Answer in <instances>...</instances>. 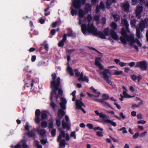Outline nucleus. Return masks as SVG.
Returning <instances> with one entry per match:
<instances>
[{"label": "nucleus", "mask_w": 148, "mask_h": 148, "mask_svg": "<svg viewBox=\"0 0 148 148\" xmlns=\"http://www.w3.org/2000/svg\"><path fill=\"white\" fill-rule=\"evenodd\" d=\"M90 89L92 90L93 92L94 93H95V94L97 95L95 96V97H99V95L101 94L99 92H97L96 90L93 87H90Z\"/></svg>", "instance_id": "obj_27"}, {"label": "nucleus", "mask_w": 148, "mask_h": 148, "mask_svg": "<svg viewBox=\"0 0 148 148\" xmlns=\"http://www.w3.org/2000/svg\"><path fill=\"white\" fill-rule=\"evenodd\" d=\"M136 20L134 19L132 20L130 22V25L132 27H135L136 29V36L137 37L140 38L141 37V33L140 31L143 32L146 27L147 22L146 20L141 21L139 24L136 26Z\"/></svg>", "instance_id": "obj_1"}, {"label": "nucleus", "mask_w": 148, "mask_h": 148, "mask_svg": "<svg viewBox=\"0 0 148 148\" xmlns=\"http://www.w3.org/2000/svg\"><path fill=\"white\" fill-rule=\"evenodd\" d=\"M75 51L76 50L75 49H68L67 50V52L69 55H71L72 52Z\"/></svg>", "instance_id": "obj_57"}, {"label": "nucleus", "mask_w": 148, "mask_h": 148, "mask_svg": "<svg viewBox=\"0 0 148 148\" xmlns=\"http://www.w3.org/2000/svg\"><path fill=\"white\" fill-rule=\"evenodd\" d=\"M110 70L107 69H104L103 71L101 73V74L103 75L104 80L108 83H110V82L109 77L108 75H110Z\"/></svg>", "instance_id": "obj_8"}, {"label": "nucleus", "mask_w": 148, "mask_h": 148, "mask_svg": "<svg viewBox=\"0 0 148 148\" xmlns=\"http://www.w3.org/2000/svg\"><path fill=\"white\" fill-rule=\"evenodd\" d=\"M94 112L97 116H99V117L102 118L101 120L103 122L105 123H110L114 127L116 126V124L115 122L108 119L109 117L106 114H103L102 113H99L98 110H95Z\"/></svg>", "instance_id": "obj_5"}, {"label": "nucleus", "mask_w": 148, "mask_h": 148, "mask_svg": "<svg viewBox=\"0 0 148 148\" xmlns=\"http://www.w3.org/2000/svg\"><path fill=\"white\" fill-rule=\"evenodd\" d=\"M131 78L134 81H135L137 79L138 82H140V80L142 79L140 75H139L138 76H137L134 74L131 76Z\"/></svg>", "instance_id": "obj_20"}, {"label": "nucleus", "mask_w": 148, "mask_h": 148, "mask_svg": "<svg viewBox=\"0 0 148 148\" xmlns=\"http://www.w3.org/2000/svg\"><path fill=\"white\" fill-rule=\"evenodd\" d=\"M74 71L75 72V76L77 77H79L78 79L79 81L88 82L89 79L88 77L86 76H84L82 72L80 73L77 69L74 70Z\"/></svg>", "instance_id": "obj_6"}, {"label": "nucleus", "mask_w": 148, "mask_h": 148, "mask_svg": "<svg viewBox=\"0 0 148 148\" xmlns=\"http://www.w3.org/2000/svg\"><path fill=\"white\" fill-rule=\"evenodd\" d=\"M56 33V30L54 29H51L50 31V34H51V36H49V37L50 38H51Z\"/></svg>", "instance_id": "obj_44"}, {"label": "nucleus", "mask_w": 148, "mask_h": 148, "mask_svg": "<svg viewBox=\"0 0 148 148\" xmlns=\"http://www.w3.org/2000/svg\"><path fill=\"white\" fill-rule=\"evenodd\" d=\"M56 130L55 129H53L52 130L51 132V134L53 137H54L56 134Z\"/></svg>", "instance_id": "obj_50"}, {"label": "nucleus", "mask_w": 148, "mask_h": 148, "mask_svg": "<svg viewBox=\"0 0 148 148\" xmlns=\"http://www.w3.org/2000/svg\"><path fill=\"white\" fill-rule=\"evenodd\" d=\"M62 123L63 129H65V128H66L67 130H69L70 126L67 122H65L64 120H63L62 121Z\"/></svg>", "instance_id": "obj_21"}, {"label": "nucleus", "mask_w": 148, "mask_h": 148, "mask_svg": "<svg viewBox=\"0 0 148 148\" xmlns=\"http://www.w3.org/2000/svg\"><path fill=\"white\" fill-rule=\"evenodd\" d=\"M146 0H138V2L141 5L144 4Z\"/></svg>", "instance_id": "obj_61"}, {"label": "nucleus", "mask_w": 148, "mask_h": 148, "mask_svg": "<svg viewBox=\"0 0 148 148\" xmlns=\"http://www.w3.org/2000/svg\"><path fill=\"white\" fill-rule=\"evenodd\" d=\"M71 14L72 16H73L75 14V10L71 7Z\"/></svg>", "instance_id": "obj_62"}, {"label": "nucleus", "mask_w": 148, "mask_h": 148, "mask_svg": "<svg viewBox=\"0 0 148 148\" xmlns=\"http://www.w3.org/2000/svg\"><path fill=\"white\" fill-rule=\"evenodd\" d=\"M72 5L75 8L79 9L81 6V0H74L73 2Z\"/></svg>", "instance_id": "obj_13"}, {"label": "nucleus", "mask_w": 148, "mask_h": 148, "mask_svg": "<svg viewBox=\"0 0 148 148\" xmlns=\"http://www.w3.org/2000/svg\"><path fill=\"white\" fill-rule=\"evenodd\" d=\"M101 59V58L100 57H97L95 58V64L96 66H97L100 64H101L100 62Z\"/></svg>", "instance_id": "obj_29"}, {"label": "nucleus", "mask_w": 148, "mask_h": 148, "mask_svg": "<svg viewBox=\"0 0 148 148\" xmlns=\"http://www.w3.org/2000/svg\"><path fill=\"white\" fill-rule=\"evenodd\" d=\"M123 24L125 26V28L127 32L129 31V24L128 22L127 21L125 18H124L121 21Z\"/></svg>", "instance_id": "obj_19"}, {"label": "nucleus", "mask_w": 148, "mask_h": 148, "mask_svg": "<svg viewBox=\"0 0 148 148\" xmlns=\"http://www.w3.org/2000/svg\"><path fill=\"white\" fill-rule=\"evenodd\" d=\"M138 1V0H132V4L135 5L137 3Z\"/></svg>", "instance_id": "obj_60"}, {"label": "nucleus", "mask_w": 148, "mask_h": 148, "mask_svg": "<svg viewBox=\"0 0 148 148\" xmlns=\"http://www.w3.org/2000/svg\"><path fill=\"white\" fill-rule=\"evenodd\" d=\"M118 130L119 131H123L122 133L123 134L126 133H127V131L126 129V128L125 127H123Z\"/></svg>", "instance_id": "obj_48"}, {"label": "nucleus", "mask_w": 148, "mask_h": 148, "mask_svg": "<svg viewBox=\"0 0 148 148\" xmlns=\"http://www.w3.org/2000/svg\"><path fill=\"white\" fill-rule=\"evenodd\" d=\"M67 35L66 34H64L63 36V39L60 40L58 43V46L60 47H63L64 45V42L67 38Z\"/></svg>", "instance_id": "obj_15"}, {"label": "nucleus", "mask_w": 148, "mask_h": 148, "mask_svg": "<svg viewBox=\"0 0 148 148\" xmlns=\"http://www.w3.org/2000/svg\"><path fill=\"white\" fill-rule=\"evenodd\" d=\"M61 101L59 103V105L61 108L58 112V115L59 118L62 119L66 114L64 110L66 108V105L67 103V101L63 97H61L60 99Z\"/></svg>", "instance_id": "obj_4"}, {"label": "nucleus", "mask_w": 148, "mask_h": 148, "mask_svg": "<svg viewBox=\"0 0 148 148\" xmlns=\"http://www.w3.org/2000/svg\"><path fill=\"white\" fill-rule=\"evenodd\" d=\"M109 29L108 27L105 28L103 31V32L104 33V34L106 36H109Z\"/></svg>", "instance_id": "obj_37"}, {"label": "nucleus", "mask_w": 148, "mask_h": 148, "mask_svg": "<svg viewBox=\"0 0 148 148\" xmlns=\"http://www.w3.org/2000/svg\"><path fill=\"white\" fill-rule=\"evenodd\" d=\"M110 35L113 39L114 40H118V36L114 30L111 29L110 30Z\"/></svg>", "instance_id": "obj_16"}, {"label": "nucleus", "mask_w": 148, "mask_h": 148, "mask_svg": "<svg viewBox=\"0 0 148 148\" xmlns=\"http://www.w3.org/2000/svg\"><path fill=\"white\" fill-rule=\"evenodd\" d=\"M40 114V110L37 109L36 110L35 112V121L36 123H39L40 122V119L39 116Z\"/></svg>", "instance_id": "obj_14"}, {"label": "nucleus", "mask_w": 148, "mask_h": 148, "mask_svg": "<svg viewBox=\"0 0 148 148\" xmlns=\"http://www.w3.org/2000/svg\"><path fill=\"white\" fill-rule=\"evenodd\" d=\"M57 106V105L53 101V100L50 102V106L54 110L56 109Z\"/></svg>", "instance_id": "obj_31"}, {"label": "nucleus", "mask_w": 148, "mask_h": 148, "mask_svg": "<svg viewBox=\"0 0 148 148\" xmlns=\"http://www.w3.org/2000/svg\"><path fill=\"white\" fill-rule=\"evenodd\" d=\"M96 100L100 103L103 106L106 108H111L110 105L108 103L103 100V99H96Z\"/></svg>", "instance_id": "obj_18"}, {"label": "nucleus", "mask_w": 148, "mask_h": 148, "mask_svg": "<svg viewBox=\"0 0 148 148\" xmlns=\"http://www.w3.org/2000/svg\"><path fill=\"white\" fill-rule=\"evenodd\" d=\"M59 142H60L59 143V146L60 147H65L66 145V141L65 139H61V140H59Z\"/></svg>", "instance_id": "obj_28"}, {"label": "nucleus", "mask_w": 148, "mask_h": 148, "mask_svg": "<svg viewBox=\"0 0 148 148\" xmlns=\"http://www.w3.org/2000/svg\"><path fill=\"white\" fill-rule=\"evenodd\" d=\"M94 19L98 23H100V16L99 15L95 14L94 17Z\"/></svg>", "instance_id": "obj_34"}, {"label": "nucleus", "mask_w": 148, "mask_h": 148, "mask_svg": "<svg viewBox=\"0 0 148 148\" xmlns=\"http://www.w3.org/2000/svg\"><path fill=\"white\" fill-rule=\"evenodd\" d=\"M60 23L59 21H56L53 22L52 24V27L53 28L56 27L57 25H60Z\"/></svg>", "instance_id": "obj_40"}, {"label": "nucleus", "mask_w": 148, "mask_h": 148, "mask_svg": "<svg viewBox=\"0 0 148 148\" xmlns=\"http://www.w3.org/2000/svg\"><path fill=\"white\" fill-rule=\"evenodd\" d=\"M27 134L29 137H33L35 136V133L32 130L29 131L27 133Z\"/></svg>", "instance_id": "obj_32"}, {"label": "nucleus", "mask_w": 148, "mask_h": 148, "mask_svg": "<svg viewBox=\"0 0 148 148\" xmlns=\"http://www.w3.org/2000/svg\"><path fill=\"white\" fill-rule=\"evenodd\" d=\"M47 125V123L46 121H44L41 123V126L42 128H46Z\"/></svg>", "instance_id": "obj_36"}, {"label": "nucleus", "mask_w": 148, "mask_h": 148, "mask_svg": "<svg viewBox=\"0 0 148 148\" xmlns=\"http://www.w3.org/2000/svg\"><path fill=\"white\" fill-rule=\"evenodd\" d=\"M52 90L51 93V96L50 97V100L51 101L53 100V95L54 94H56V91L57 90Z\"/></svg>", "instance_id": "obj_43"}, {"label": "nucleus", "mask_w": 148, "mask_h": 148, "mask_svg": "<svg viewBox=\"0 0 148 148\" xmlns=\"http://www.w3.org/2000/svg\"><path fill=\"white\" fill-rule=\"evenodd\" d=\"M96 135L99 137H102L103 136L102 132H96Z\"/></svg>", "instance_id": "obj_53"}, {"label": "nucleus", "mask_w": 148, "mask_h": 148, "mask_svg": "<svg viewBox=\"0 0 148 148\" xmlns=\"http://www.w3.org/2000/svg\"><path fill=\"white\" fill-rule=\"evenodd\" d=\"M47 116V114L45 112H43L41 115L42 120H43L46 118Z\"/></svg>", "instance_id": "obj_45"}, {"label": "nucleus", "mask_w": 148, "mask_h": 148, "mask_svg": "<svg viewBox=\"0 0 148 148\" xmlns=\"http://www.w3.org/2000/svg\"><path fill=\"white\" fill-rule=\"evenodd\" d=\"M93 129L95 131L98 130H99L101 131H103V129L102 128H101L99 127H95L93 128Z\"/></svg>", "instance_id": "obj_58"}, {"label": "nucleus", "mask_w": 148, "mask_h": 148, "mask_svg": "<svg viewBox=\"0 0 148 148\" xmlns=\"http://www.w3.org/2000/svg\"><path fill=\"white\" fill-rule=\"evenodd\" d=\"M143 103V102L142 100H140V102L138 104L136 105L135 104H133L132 105V108L134 109L135 107H138L139 106Z\"/></svg>", "instance_id": "obj_35"}, {"label": "nucleus", "mask_w": 148, "mask_h": 148, "mask_svg": "<svg viewBox=\"0 0 148 148\" xmlns=\"http://www.w3.org/2000/svg\"><path fill=\"white\" fill-rule=\"evenodd\" d=\"M92 9V7L88 4L87 6H86L85 8V11L86 14L88 13L89 11H91Z\"/></svg>", "instance_id": "obj_26"}, {"label": "nucleus", "mask_w": 148, "mask_h": 148, "mask_svg": "<svg viewBox=\"0 0 148 148\" xmlns=\"http://www.w3.org/2000/svg\"><path fill=\"white\" fill-rule=\"evenodd\" d=\"M99 7L100 9L103 10L105 9V6L103 3L101 1Z\"/></svg>", "instance_id": "obj_49"}, {"label": "nucleus", "mask_w": 148, "mask_h": 148, "mask_svg": "<svg viewBox=\"0 0 148 148\" xmlns=\"http://www.w3.org/2000/svg\"><path fill=\"white\" fill-rule=\"evenodd\" d=\"M102 97H103L101 99H103V100H104V101L108 100L109 99V96L108 95H106L105 94H103Z\"/></svg>", "instance_id": "obj_41"}, {"label": "nucleus", "mask_w": 148, "mask_h": 148, "mask_svg": "<svg viewBox=\"0 0 148 148\" xmlns=\"http://www.w3.org/2000/svg\"><path fill=\"white\" fill-rule=\"evenodd\" d=\"M135 67L140 68L141 71H144L147 69V66L146 61L143 60L137 62Z\"/></svg>", "instance_id": "obj_7"}, {"label": "nucleus", "mask_w": 148, "mask_h": 148, "mask_svg": "<svg viewBox=\"0 0 148 148\" xmlns=\"http://www.w3.org/2000/svg\"><path fill=\"white\" fill-rule=\"evenodd\" d=\"M111 27L112 28V29L115 30L117 29V25L114 22H112L111 24Z\"/></svg>", "instance_id": "obj_33"}, {"label": "nucleus", "mask_w": 148, "mask_h": 148, "mask_svg": "<svg viewBox=\"0 0 148 148\" xmlns=\"http://www.w3.org/2000/svg\"><path fill=\"white\" fill-rule=\"evenodd\" d=\"M70 136L71 137H74V139H75L76 138L75 132V131L72 132L71 133Z\"/></svg>", "instance_id": "obj_56"}, {"label": "nucleus", "mask_w": 148, "mask_h": 148, "mask_svg": "<svg viewBox=\"0 0 148 148\" xmlns=\"http://www.w3.org/2000/svg\"><path fill=\"white\" fill-rule=\"evenodd\" d=\"M87 19L88 21L90 22L92 20L91 15L90 14H88L87 16Z\"/></svg>", "instance_id": "obj_52"}, {"label": "nucleus", "mask_w": 148, "mask_h": 148, "mask_svg": "<svg viewBox=\"0 0 148 148\" xmlns=\"http://www.w3.org/2000/svg\"><path fill=\"white\" fill-rule=\"evenodd\" d=\"M37 132L38 134L43 136H45L46 133L45 130L43 129L38 131Z\"/></svg>", "instance_id": "obj_25"}, {"label": "nucleus", "mask_w": 148, "mask_h": 148, "mask_svg": "<svg viewBox=\"0 0 148 148\" xmlns=\"http://www.w3.org/2000/svg\"><path fill=\"white\" fill-rule=\"evenodd\" d=\"M121 34L123 37L122 36H120V40L123 43L126 45L127 43V40L129 42L130 46L133 45V44L135 42V41L133 36L132 35L128 36L124 28H122Z\"/></svg>", "instance_id": "obj_2"}, {"label": "nucleus", "mask_w": 148, "mask_h": 148, "mask_svg": "<svg viewBox=\"0 0 148 148\" xmlns=\"http://www.w3.org/2000/svg\"><path fill=\"white\" fill-rule=\"evenodd\" d=\"M112 2L111 0H108L106 3V7L109 9L110 8V6L112 5Z\"/></svg>", "instance_id": "obj_38"}, {"label": "nucleus", "mask_w": 148, "mask_h": 148, "mask_svg": "<svg viewBox=\"0 0 148 148\" xmlns=\"http://www.w3.org/2000/svg\"><path fill=\"white\" fill-rule=\"evenodd\" d=\"M81 100L82 98H81L79 100H77L76 101V106L78 109L81 110L84 113H85L86 111L82 107V106L84 107L85 106Z\"/></svg>", "instance_id": "obj_9"}, {"label": "nucleus", "mask_w": 148, "mask_h": 148, "mask_svg": "<svg viewBox=\"0 0 148 148\" xmlns=\"http://www.w3.org/2000/svg\"><path fill=\"white\" fill-rule=\"evenodd\" d=\"M40 142L43 145H45L47 143V141L46 140L42 139L40 140Z\"/></svg>", "instance_id": "obj_55"}, {"label": "nucleus", "mask_w": 148, "mask_h": 148, "mask_svg": "<svg viewBox=\"0 0 148 148\" xmlns=\"http://www.w3.org/2000/svg\"><path fill=\"white\" fill-rule=\"evenodd\" d=\"M123 72L122 71H116L113 74L114 75H120L122 74Z\"/></svg>", "instance_id": "obj_47"}, {"label": "nucleus", "mask_w": 148, "mask_h": 148, "mask_svg": "<svg viewBox=\"0 0 148 148\" xmlns=\"http://www.w3.org/2000/svg\"><path fill=\"white\" fill-rule=\"evenodd\" d=\"M106 18L105 17H102L101 20V23L103 26H104L106 23Z\"/></svg>", "instance_id": "obj_42"}, {"label": "nucleus", "mask_w": 148, "mask_h": 148, "mask_svg": "<svg viewBox=\"0 0 148 148\" xmlns=\"http://www.w3.org/2000/svg\"><path fill=\"white\" fill-rule=\"evenodd\" d=\"M81 27L82 32L84 34L88 32L92 33L94 35L97 30L93 24L88 23L87 26L85 23L82 24L81 25Z\"/></svg>", "instance_id": "obj_3"}, {"label": "nucleus", "mask_w": 148, "mask_h": 148, "mask_svg": "<svg viewBox=\"0 0 148 148\" xmlns=\"http://www.w3.org/2000/svg\"><path fill=\"white\" fill-rule=\"evenodd\" d=\"M60 84H51L50 87L52 88V90H58Z\"/></svg>", "instance_id": "obj_23"}, {"label": "nucleus", "mask_w": 148, "mask_h": 148, "mask_svg": "<svg viewBox=\"0 0 148 148\" xmlns=\"http://www.w3.org/2000/svg\"><path fill=\"white\" fill-rule=\"evenodd\" d=\"M52 80L51 82L50 83H60V79L59 77H58L56 79V74L53 73L51 75Z\"/></svg>", "instance_id": "obj_10"}, {"label": "nucleus", "mask_w": 148, "mask_h": 148, "mask_svg": "<svg viewBox=\"0 0 148 148\" xmlns=\"http://www.w3.org/2000/svg\"><path fill=\"white\" fill-rule=\"evenodd\" d=\"M139 135V133L137 132L135 133L133 136V138L134 139H136L138 138Z\"/></svg>", "instance_id": "obj_63"}, {"label": "nucleus", "mask_w": 148, "mask_h": 148, "mask_svg": "<svg viewBox=\"0 0 148 148\" xmlns=\"http://www.w3.org/2000/svg\"><path fill=\"white\" fill-rule=\"evenodd\" d=\"M67 36L69 37H72L73 38H75L76 37V34L73 32V31L72 30H70L69 32H68L67 34H66Z\"/></svg>", "instance_id": "obj_24"}, {"label": "nucleus", "mask_w": 148, "mask_h": 148, "mask_svg": "<svg viewBox=\"0 0 148 148\" xmlns=\"http://www.w3.org/2000/svg\"><path fill=\"white\" fill-rule=\"evenodd\" d=\"M94 36H98L101 39H106V37L104 33L102 32L99 31L98 32L97 30Z\"/></svg>", "instance_id": "obj_17"}, {"label": "nucleus", "mask_w": 148, "mask_h": 148, "mask_svg": "<svg viewBox=\"0 0 148 148\" xmlns=\"http://www.w3.org/2000/svg\"><path fill=\"white\" fill-rule=\"evenodd\" d=\"M121 7L123 9L124 12H128L130 11V5L128 1L122 4Z\"/></svg>", "instance_id": "obj_12"}, {"label": "nucleus", "mask_w": 148, "mask_h": 148, "mask_svg": "<svg viewBox=\"0 0 148 148\" xmlns=\"http://www.w3.org/2000/svg\"><path fill=\"white\" fill-rule=\"evenodd\" d=\"M137 116L138 119H143V117L142 116V114H138L137 115Z\"/></svg>", "instance_id": "obj_64"}, {"label": "nucleus", "mask_w": 148, "mask_h": 148, "mask_svg": "<svg viewBox=\"0 0 148 148\" xmlns=\"http://www.w3.org/2000/svg\"><path fill=\"white\" fill-rule=\"evenodd\" d=\"M34 85V84H25V85L24 86V88H25V87H28L29 86H31L32 87Z\"/></svg>", "instance_id": "obj_59"}, {"label": "nucleus", "mask_w": 148, "mask_h": 148, "mask_svg": "<svg viewBox=\"0 0 148 148\" xmlns=\"http://www.w3.org/2000/svg\"><path fill=\"white\" fill-rule=\"evenodd\" d=\"M57 119L56 120V123L57 125V126L58 127H59L61 124V119Z\"/></svg>", "instance_id": "obj_46"}, {"label": "nucleus", "mask_w": 148, "mask_h": 148, "mask_svg": "<svg viewBox=\"0 0 148 148\" xmlns=\"http://www.w3.org/2000/svg\"><path fill=\"white\" fill-rule=\"evenodd\" d=\"M114 20L116 21H118L120 19V16L118 14H115L113 15Z\"/></svg>", "instance_id": "obj_39"}, {"label": "nucleus", "mask_w": 148, "mask_h": 148, "mask_svg": "<svg viewBox=\"0 0 148 148\" xmlns=\"http://www.w3.org/2000/svg\"><path fill=\"white\" fill-rule=\"evenodd\" d=\"M45 64V62L43 61H40L39 62L38 64V66H42L43 65Z\"/></svg>", "instance_id": "obj_54"}, {"label": "nucleus", "mask_w": 148, "mask_h": 148, "mask_svg": "<svg viewBox=\"0 0 148 148\" xmlns=\"http://www.w3.org/2000/svg\"><path fill=\"white\" fill-rule=\"evenodd\" d=\"M86 126L88 127L89 129H93V126L92 124L88 123L86 125Z\"/></svg>", "instance_id": "obj_51"}, {"label": "nucleus", "mask_w": 148, "mask_h": 148, "mask_svg": "<svg viewBox=\"0 0 148 148\" xmlns=\"http://www.w3.org/2000/svg\"><path fill=\"white\" fill-rule=\"evenodd\" d=\"M84 13L85 12L82 10H80L79 11V17L80 18H83L84 14H85Z\"/></svg>", "instance_id": "obj_30"}, {"label": "nucleus", "mask_w": 148, "mask_h": 148, "mask_svg": "<svg viewBox=\"0 0 148 148\" xmlns=\"http://www.w3.org/2000/svg\"><path fill=\"white\" fill-rule=\"evenodd\" d=\"M143 9V7L141 5H138L136 7L135 10L136 14V17H137L139 18H140L141 16V14Z\"/></svg>", "instance_id": "obj_11"}, {"label": "nucleus", "mask_w": 148, "mask_h": 148, "mask_svg": "<svg viewBox=\"0 0 148 148\" xmlns=\"http://www.w3.org/2000/svg\"><path fill=\"white\" fill-rule=\"evenodd\" d=\"M66 135V134L65 132L64 131H62L58 137L57 138V141L59 142V140H61L62 139V137L63 138H65V137Z\"/></svg>", "instance_id": "obj_22"}]
</instances>
